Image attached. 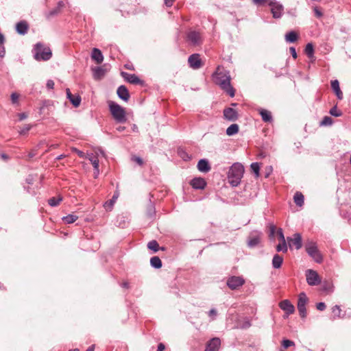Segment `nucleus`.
Returning a JSON list of instances; mask_svg holds the SVG:
<instances>
[{"mask_svg": "<svg viewBox=\"0 0 351 351\" xmlns=\"http://www.w3.org/2000/svg\"><path fill=\"white\" fill-rule=\"evenodd\" d=\"M244 167L239 162L234 163L230 168L228 173L229 183L232 186H237L243 176Z\"/></svg>", "mask_w": 351, "mask_h": 351, "instance_id": "f03ea898", "label": "nucleus"}, {"mask_svg": "<svg viewBox=\"0 0 351 351\" xmlns=\"http://www.w3.org/2000/svg\"><path fill=\"white\" fill-rule=\"evenodd\" d=\"M244 283L245 280L241 276H231L227 280V285L232 290L237 289Z\"/></svg>", "mask_w": 351, "mask_h": 351, "instance_id": "1a4fd4ad", "label": "nucleus"}, {"mask_svg": "<svg viewBox=\"0 0 351 351\" xmlns=\"http://www.w3.org/2000/svg\"><path fill=\"white\" fill-rule=\"evenodd\" d=\"M223 117L230 121H235L238 119L237 111L232 108H227L223 110Z\"/></svg>", "mask_w": 351, "mask_h": 351, "instance_id": "4468645a", "label": "nucleus"}, {"mask_svg": "<svg viewBox=\"0 0 351 351\" xmlns=\"http://www.w3.org/2000/svg\"><path fill=\"white\" fill-rule=\"evenodd\" d=\"M305 249L307 254L316 262L320 263L323 261V257L317 249L316 243L313 241H308L305 245Z\"/></svg>", "mask_w": 351, "mask_h": 351, "instance_id": "39448f33", "label": "nucleus"}, {"mask_svg": "<svg viewBox=\"0 0 351 351\" xmlns=\"http://www.w3.org/2000/svg\"><path fill=\"white\" fill-rule=\"evenodd\" d=\"M150 265L154 268L159 269L162 267V261L158 256H153L150 259Z\"/></svg>", "mask_w": 351, "mask_h": 351, "instance_id": "c756f323", "label": "nucleus"}, {"mask_svg": "<svg viewBox=\"0 0 351 351\" xmlns=\"http://www.w3.org/2000/svg\"><path fill=\"white\" fill-rule=\"evenodd\" d=\"M91 58L95 61L97 64H101L104 60V56L101 50L97 48H93L91 52Z\"/></svg>", "mask_w": 351, "mask_h": 351, "instance_id": "412c9836", "label": "nucleus"}, {"mask_svg": "<svg viewBox=\"0 0 351 351\" xmlns=\"http://www.w3.org/2000/svg\"><path fill=\"white\" fill-rule=\"evenodd\" d=\"M19 120L22 121V120L26 119L27 116L25 113L23 112V113L19 114Z\"/></svg>", "mask_w": 351, "mask_h": 351, "instance_id": "69168bd1", "label": "nucleus"}, {"mask_svg": "<svg viewBox=\"0 0 351 351\" xmlns=\"http://www.w3.org/2000/svg\"><path fill=\"white\" fill-rule=\"evenodd\" d=\"M287 43H294L298 38V35L294 31H290L285 34V36Z\"/></svg>", "mask_w": 351, "mask_h": 351, "instance_id": "bb28decb", "label": "nucleus"}, {"mask_svg": "<svg viewBox=\"0 0 351 351\" xmlns=\"http://www.w3.org/2000/svg\"><path fill=\"white\" fill-rule=\"evenodd\" d=\"M47 87L49 89H53V87H54V82L53 80H49L47 82Z\"/></svg>", "mask_w": 351, "mask_h": 351, "instance_id": "5fc2aeb1", "label": "nucleus"}, {"mask_svg": "<svg viewBox=\"0 0 351 351\" xmlns=\"http://www.w3.org/2000/svg\"><path fill=\"white\" fill-rule=\"evenodd\" d=\"M282 346L285 349H287L290 346H294V342L289 339H284L282 341Z\"/></svg>", "mask_w": 351, "mask_h": 351, "instance_id": "c03bdc74", "label": "nucleus"}, {"mask_svg": "<svg viewBox=\"0 0 351 351\" xmlns=\"http://www.w3.org/2000/svg\"><path fill=\"white\" fill-rule=\"evenodd\" d=\"M29 26L26 21H20L16 25V32L21 35H25L27 34Z\"/></svg>", "mask_w": 351, "mask_h": 351, "instance_id": "5701e85b", "label": "nucleus"}, {"mask_svg": "<svg viewBox=\"0 0 351 351\" xmlns=\"http://www.w3.org/2000/svg\"><path fill=\"white\" fill-rule=\"evenodd\" d=\"M332 312L333 313V319H335L336 318H341V310L340 308V306L339 305H335L332 308Z\"/></svg>", "mask_w": 351, "mask_h": 351, "instance_id": "f704fd0d", "label": "nucleus"}, {"mask_svg": "<svg viewBox=\"0 0 351 351\" xmlns=\"http://www.w3.org/2000/svg\"><path fill=\"white\" fill-rule=\"evenodd\" d=\"M279 306L283 311H285L287 317H288L289 315L293 314L295 311L294 306L288 300H284L282 302H280L279 304Z\"/></svg>", "mask_w": 351, "mask_h": 351, "instance_id": "f8f14e48", "label": "nucleus"}, {"mask_svg": "<svg viewBox=\"0 0 351 351\" xmlns=\"http://www.w3.org/2000/svg\"><path fill=\"white\" fill-rule=\"evenodd\" d=\"M289 50H290V52L291 53L292 57L294 59H296L297 58V53H296L295 47H291L289 48Z\"/></svg>", "mask_w": 351, "mask_h": 351, "instance_id": "864d4df0", "label": "nucleus"}, {"mask_svg": "<svg viewBox=\"0 0 351 351\" xmlns=\"http://www.w3.org/2000/svg\"><path fill=\"white\" fill-rule=\"evenodd\" d=\"M294 202L298 206H302L304 204V195L300 192H296L293 197Z\"/></svg>", "mask_w": 351, "mask_h": 351, "instance_id": "c85d7f7f", "label": "nucleus"}, {"mask_svg": "<svg viewBox=\"0 0 351 351\" xmlns=\"http://www.w3.org/2000/svg\"><path fill=\"white\" fill-rule=\"evenodd\" d=\"M37 148L34 149H32L29 154H28V158H32L33 157H34L36 154H37Z\"/></svg>", "mask_w": 351, "mask_h": 351, "instance_id": "6e6d98bb", "label": "nucleus"}, {"mask_svg": "<svg viewBox=\"0 0 351 351\" xmlns=\"http://www.w3.org/2000/svg\"><path fill=\"white\" fill-rule=\"evenodd\" d=\"M330 114L332 115V116H334V117H339L340 116H341L342 114V112L341 110H339L337 107L335 106H333L330 110Z\"/></svg>", "mask_w": 351, "mask_h": 351, "instance_id": "79ce46f5", "label": "nucleus"}, {"mask_svg": "<svg viewBox=\"0 0 351 351\" xmlns=\"http://www.w3.org/2000/svg\"><path fill=\"white\" fill-rule=\"evenodd\" d=\"M18 99H19V95L14 93L11 95V100L12 101V103H16L18 101Z\"/></svg>", "mask_w": 351, "mask_h": 351, "instance_id": "603ef678", "label": "nucleus"}, {"mask_svg": "<svg viewBox=\"0 0 351 351\" xmlns=\"http://www.w3.org/2000/svg\"><path fill=\"white\" fill-rule=\"evenodd\" d=\"M32 126L30 125H25L19 130V134L21 135L26 134L30 130Z\"/></svg>", "mask_w": 351, "mask_h": 351, "instance_id": "49530a36", "label": "nucleus"}, {"mask_svg": "<svg viewBox=\"0 0 351 351\" xmlns=\"http://www.w3.org/2000/svg\"><path fill=\"white\" fill-rule=\"evenodd\" d=\"M252 171L256 175V177L258 178L259 176V170H260V166L258 162H252L250 165Z\"/></svg>", "mask_w": 351, "mask_h": 351, "instance_id": "a19ab883", "label": "nucleus"}, {"mask_svg": "<svg viewBox=\"0 0 351 351\" xmlns=\"http://www.w3.org/2000/svg\"><path fill=\"white\" fill-rule=\"evenodd\" d=\"M188 62L191 68L198 69L202 66L200 56L198 53H193L189 57Z\"/></svg>", "mask_w": 351, "mask_h": 351, "instance_id": "9b49d317", "label": "nucleus"}, {"mask_svg": "<svg viewBox=\"0 0 351 351\" xmlns=\"http://www.w3.org/2000/svg\"><path fill=\"white\" fill-rule=\"evenodd\" d=\"M261 233L258 232H253L250 234L247 242L250 247H254L258 245L261 241Z\"/></svg>", "mask_w": 351, "mask_h": 351, "instance_id": "2eb2a0df", "label": "nucleus"}, {"mask_svg": "<svg viewBox=\"0 0 351 351\" xmlns=\"http://www.w3.org/2000/svg\"><path fill=\"white\" fill-rule=\"evenodd\" d=\"M108 107L110 112L116 122L119 123L126 122L127 117L124 108L112 101H108Z\"/></svg>", "mask_w": 351, "mask_h": 351, "instance_id": "7ed1b4c3", "label": "nucleus"}, {"mask_svg": "<svg viewBox=\"0 0 351 351\" xmlns=\"http://www.w3.org/2000/svg\"><path fill=\"white\" fill-rule=\"evenodd\" d=\"M308 300V298L305 293L302 292L299 294L297 307L299 314L302 318L306 317V305Z\"/></svg>", "mask_w": 351, "mask_h": 351, "instance_id": "0eeeda50", "label": "nucleus"}, {"mask_svg": "<svg viewBox=\"0 0 351 351\" xmlns=\"http://www.w3.org/2000/svg\"><path fill=\"white\" fill-rule=\"evenodd\" d=\"M313 10H314V12H315V16L317 17V18H320L322 16L323 14L322 12V11H320L319 10V8L317 7V6H315L313 8Z\"/></svg>", "mask_w": 351, "mask_h": 351, "instance_id": "8fccbe9b", "label": "nucleus"}, {"mask_svg": "<svg viewBox=\"0 0 351 351\" xmlns=\"http://www.w3.org/2000/svg\"><path fill=\"white\" fill-rule=\"evenodd\" d=\"M214 82L220 86L230 97H233L235 95V90L230 84V72L223 67L219 66L215 72L213 74Z\"/></svg>", "mask_w": 351, "mask_h": 351, "instance_id": "f257e3e1", "label": "nucleus"}, {"mask_svg": "<svg viewBox=\"0 0 351 351\" xmlns=\"http://www.w3.org/2000/svg\"><path fill=\"white\" fill-rule=\"evenodd\" d=\"M148 249L156 252L160 249L158 243L156 240H152L147 243Z\"/></svg>", "mask_w": 351, "mask_h": 351, "instance_id": "72a5a7b5", "label": "nucleus"}, {"mask_svg": "<svg viewBox=\"0 0 351 351\" xmlns=\"http://www.w3.org/2000/svg\"><path fill=\"white\" fill-rule=\"evenodd\" d=\"M64 1H59V2H58V6H57V8H55V9H53V10H52L51 11H50V12H49V15H50V16H53V15H55V14H57L59 12L60 10L62 7H64Z\"/></svg>", "mask_w": 351, "mask_h": 351, "instance_id": "ea45409f", "label": "nucleus"}, {"mask_svg": "<svg viewBox=\"0 0 351 351\" xmlns=\"http://www.w3.org/2000/svg\"><path fill=\"white\" fill-rule=\"evenodd\" d=\"M331 88L333 91L335 93L336 91H339V82L337 80H334L331 81Z\"/></svg>", "mask_w": 351, "mask_h": 351, "instance_id": "37998d69", "label": "nucleus"}, {"mask_svg": "<svg viewBox=\"0 0 351 351\" xmlns=\"http://www.w3.org/2000/svg\"><path fill=\"white\" fill-rule=\"evenodd\" d=\"M165 347V345L162 343H159L158 346L157 351H164Z\"/></svg>", "mask_w": 351, "mask_h": 351, "instance_id": "0e129e2a", "label": "nucleus"}, {"mask_svg": "<svg viewBox=\"0 0 351 351\" xmlns=\"http://www.w3.org/2000/svg\"><path fill=\"white\" fill-rule=\"evenodd\" d=\"M283 258L279 254H276L272 259V266L274 269H278L282 266Z\"/></svg>", "mask_w": 351, "mask_h": 351, "instance_id": "a878e982", "label": "nucleus"}, {"mask_svg": "<svg viewBox=\"0 0 351 351\" xmlns=\"http://www.w3.org/2000/svg\"><path fill=\"white\" fill-rule=\"evenodd\" d=\"M187 40L193 45H199L202 43V38L199 32L190 31L187 34Z\"/></svg>", "mask_w": 351, "mask_h": 351, "instance_id": "9d476101", "label": "nucleus"}, {"mask_svg": "<svg viewBox=\"0 0 351 351\" xmlns=\"http://www.w3.org/2000/svg\"><path fill=\"white\" fill-rule=\"evenodd\" d=\"M268 1L269 0H253V2L255 3V4H262L265 2H267L268 3Z\"/></svg>", "mask_w": 351, "mask_h": 351, "instance_id": "338daca9", "label": "nucleus"}, {"mask_svg": "<svg viewBox=\"0 0 351 351\" xmlns=\"http://www.w3.org/2000/svg\"><path fill=\"white\" fill-rule=\"evenodd\" d=\"M175 0H165V3L167 7H171Z\"/></svg>", "mask_w": 351, "mask_h": 351, "instance_id": "680f3d73", "label": "nucleus"}, {"mask_svg": "<svg viewBox=\"0 0 351 351\" xmlns=\"http://www.w3.org/2000/svg\"><path fill=\"white\" fill-rule=\"evenodd\" d=\"M118 197H119V193L115 192L114 194L113 195L112 199H110L108 201H106L104 203V207L105 208V209L106 210H111L112 209L114 203L116 202L117 199H118Z\"/></svg>", "mask_w": 351, "mask_h": 351, "instance_id": "b1692460", "label": "nucleus"}, {"mask_svg": "<svg viewBox=\"0 0 351 351\" xmlns=\"http://www.w3.org/2000/svg\"><path fill=\"white\" fill-rule=\"evenodd\" d=\"M220 344L219 338L214 337L207 343L205 351H219Z\"/></svg>", "mask_w": 351, "mask_h": 351, "instance_id": "dca6fc26", "label": "nucleus"}, {"mask_svg": "<svg viewBox=\"0 0 351 351\" xmlns=\"http://www.w3.org/2000/svg\"><path fill=\"white\" fill-rule=\"evenodd\" d=\"M94 71V76L96 78H100L101 77L104 76L105 74V70L100 66L95 67L93 69Z\"/></svg>", "mask_w": 351, "mask_h": 351, "instance_id": "c9c22d12", "label": "nucleus"}, {"mask_svg": "<svg viewBox=\"0 0 351 351\" xmlns=\"http://www.w3.org/2000/svg\"><path fill=\"white\" fill-rule=\"evenodd\" d=\"M251 326V324L249 321H246L245 322V323L243 324L242 328H248Z\"/></svg>", "mask_w": 351, "mask_h": 351, "instance_id": "774afa93", "label": "nucleus"}, {"mask_svg": "<svg viewBox=\"0 0 351 351\" xmlns=\"http://www.w3.org/2000/svg\"><path fill=\"white\" fill-rule=\"evenodd\" d=\"M268 5L271 7V12L274 19H280L284 14V7L276 0H269Z\"/></svg>", "mask_w": 351, "mask_h": 351, "instance_id": "423d86ee", "label": "nucleus"}, {"mask_svg": "<svg viewBox=\"0 0 351 351\" xmlns=\"http://www.w3.org/2000/svg\"><path fill=\"white\" fill-rule=\"evenodd\" d=\"M239 127L237 124L233 123L226 129V134L229 136H233L239 132Z\"/></svg>", "mask_w": 351, "mask_h": 351, "instance_id": "cd10ccee", "label": "nucleus"}, {"mask_svg": "<svg viewBox=\"0 0 351 351\" xmlns=\"http://www.w3.org/2000/svg\"><path fill=\"white\" fill-rule=\"evenodd\" d=\"M304 51L308 58L313 57L314 55V47L312 43H308Z\"/></svg>", "mask_w": 351, "mask_h": 351, "instance_id": "473e14b6", "label": "nucleus"}, {"mask_svg": "<svg viewBox=\"0 0 351 351\" xmlns=\"http://www.w3.org/2000/svg\"><path fill=\"white\" fill-rule=\"evenodd\" d=\"M259 114H261L262 119L265 122H271L273 119L271 114L269 111L261 108L258 110Z\"/></svg>", "mask_w": 351, "mask_h": 351, "instance_id": "393cba45", "label": "nucleus"}, {"mask_svg": "<svg viewBox=\"0 0 351 351\" xmlns=\"http://www.w3.org/2000/svg\"><path fill=\"white\" fill-rule=\"evenodd\" d=\"M73 151L77 153V154L80 157V158H84V153L82 152V151H80L76 148H73Z\"/></svg>", "mask_w": 351, "mask_h": 351, "instance_id": "13d9d810", "label": "nucleus"}, {"mask_svg": "<svg viewBox=\"0 0 351 351\" xmlns=\"http://www.w3.org/2000/svg\"><path fill=\"white\" fill-rule=\"evenodd\" d=\"M335 93L339 99H343V93H342L341 89L339 90V91H336Z\"/></svg>", "mask_w": 351, "mask_h": 351, "instance_id": "052dcab7", "label": "nucleus"}, {"mask_svg": "<svg viewBox=\"0 0 351 351\" xmlns=\"http://www.w3.org/2000/svg\"><path fill=\"white\" fill-rule=\"evenodd\" d=\"M288 250L287 243L286 242H281L276 245V251L277 252H282L284 253L287 252Z\"/></svg>", "mask_w": 351, "mask_h": 351, "instance_id": "58836bf2", "label": "nucleus"}, {"mask_svg": "<svg viewBox=\"0 0 351 351\" xmlns=\"http://www.w3.org/2000/svg\"><path fill=\"white\" fill-rule=\"evenodd\" d=\"M117 94L118 97L124 101H128L130 99L129 91L127 87L124 85H121L118 87Z\"/></svg>", "mask_w": 351, "mask_h": 351, "instance_id": "f3484780", "label": "nucleus"}, {"mask_svg": "<svg viewBox=\"0 0 351 351\" xmlns=\"http://www.w3.org/2000/svg\"><path fill=\"white\" fill-rule=\"evenodd\" d=\"M333 123L332 119L328 116H325L320 122V126H330Z\"/></svg>", "mask_w": 351, "mask_h": 351, "instance_id": "e433bc0d", "label": "nucleus"}, {"mask_svg": "<svg viewBox=\"0 0 351 351\" xmlns=\"http://www.w3.org/2000/svg\"><path fill=\"white\" fill-rule=\"evenodd\" d=\"M288 241H289L290 247L293 245L297 250H299L302 247V237L299 233L294 234L293 238H288Z\"/></svg>", "mask_w": 351, "mask_h": 351, "instance_id": "6ab92c4d", "label": "nucleus"}, {"mask_svg": "<svg viewBox=\"0 0 351 351\" xmlns=\"http://www.w3.org/2000/svg\"><path fill=\"white\" fill-rule=\"evenodd\" d=\"M66 97L69 99L71 103L75 107H78L80 106V102H81V97H80V96L78 95H72V93H71L69 88H66Z\"/></svg>", "mask_w": 351, "mask_h": 351, "instance_id": "aec40b11", "label": "nucleus"}, {"mask_svg": "<svg viewBox=\"0 0 351 351\" xmlns=\"http://www.w3.org/2000/svg\"><path fill=\"white\" fill-rule=\"evenodd\" d=\"M121 76L130 84L141 85H143L144 84L143 81L141 80L135 74L128 73L126 72H121Z\"/></svg>", "mask_w": 351, "mask_h": 351, "instance_id": "ddd939ff", "label": "nucleus"}, {"mask_svg": "<svg viewBox=\"0 0 351 351\" xmlns=\"http://www.w3.org/2000/svg\"><path fill=\"white\" fill-rule=\"evenodd\" d=\"M306 278L307 283L311 286H315L321 282V279L317 271L308 269L306 271Z\"/></svg>", "mask_w": 351, "mask_h": 351, "instance_id": "6e6552de", "label": "nucleus"}, {"mask_svg": "<svg viewBox=\"0 0 351 351\" xmlns=\"http://www.w3.org/2000/svg\"><path fill=\"white\" fill-rule=\"evenodd\" d=\"M62 198L61 197H52V198H50L49 200H48V203L51 206H57L60 203V202H62Z\"/></svg>", "mask_w": 351, "mask_h": 351, "instance_id": "4c0bfd02", "label": "nucleus"}, {"mask_svg": "<svg viewBox=\"0 0 351 351\" xmlns=\"http://www.w3.org/2000/svg\"><path fill=\"white\" fill-rule=\"evenodd\" d=\"M216 315H217V311H216L215 308H212V309H210V310L209 311V312H208V315H209L210 317H213V319H215V316H216Z\"/></svg>", "mask_w": 351, "mask_h": 351, "instance_id": "4d7b16f0", "label": "nucleus"}, {"mask_svg": "<svg viewBox=\"0 0 351 351\" xmlns=\"http://www.w3.org/2000/svg\"><path fill=\"white\" fill-rule=\"evenodd\" d=\"M197 169L201 172L207 173L210 170V166L206 159H201L197 163Z\"/></svg>", "mask_w": 351, "mask_h": 351, "instance_id": "4be33fe9", "label": "nucleus"}, {"mask_svg": "<svg viewBox=\"0 0 351 351\" xmlns=\"http://www.w3.org/2000/svg\"><path fill=\"white\" fill-rule=\"evenodd\" d=\"M276 234L281 242H286L282 229L279 228L276 232Z\"/></svg>", "mask_w": 351, "mask_h": 351, "instance_id": "a18cd8bd", "label": "nucleus"}, {"mask_svg": "<svg viewBox=\"0 0 351 351\" xmlns=\"http://www.w3.org/2000/svg\"><path fill=\"white\" fill-rule=\"evenodd\" d=\"M276 226L273 224H271L269 226V237H273L274 236V234L276 232Z\"/></svg>", "mask_w": 351, "mask_h": 351, "instance_id": "de8ad7c7", "label": "nucleus"}, {"mask_svg": "<svg viewBox=\"0 0 351 351\" xmlns=\"http://www.w3.org/2000/svg\"><path fill=\"white\" fill-rule=\"evenodd\" d=\"M5 48L3 45H0V57H3L5 56Z\"/></svg>", "mask_w": 351, "mask_h": 351, "instance_id": "bf43d9fd", "label": "nucleus"}, {"mask_svg": "<svg viewBox=\"0 0 351 351\" xmlns=\"http://www.w3.org/2000/svg\"><path fill=\"white\" fill-rule=\"evenodd\" d=\"M132 160L139 165H142L143 164L142 158L138 156L133 157Z\"/></svg>", "mask_w": 351, "mask_h": 351, "instance_id": "3c124183", "label": "nucleus"}, {"mask_svg": "<svg viewBox=\"0 0 351 351\" xmlns=\"http://www.w3.org/2000/svg\"><path fill=\"white\" fill-rule=\"evenodd\" d=\"M93 169H94L95 178H97L99 174V166H97V167H93Z\"/></svg>", "mask_w": 351, "mask_h": 351, "instance_id": "e2e57ef3", "label": "nucleus"}, {"mask_svg": "<svg viewBox=\"0 0 351 351\" xmlns=\"http://www.w3.org/2000/svg\"><path fill=\"white\" fill-rule=\"evenodd\" d=\"M190 184L195 189H204L206 186V182L202 178H195L191 180Z\"/></svg>", "mask_w": 351, "mask_h": 351, "instance_id": "a211bd4d", "label": "nucleus"}, {"mask_svg": "<svg viewBox=\"0 0 351 351\" xmlns=\"http://www.w3.org/2000/svg\"><path fill=\"white\" fill-rule=\"evenodd\" d=\"M34 58L38 61L49 60L52 56V52L49 47L41 43H37L33 50Z\"/></svg>", "mask_w": 351, "mask_h": 351, "instance_id": "20e7f679", "label": "nucleus"}, {"mask_svg": "<svg viewBox=\"0 0 351 351\" xmlns=\"http://www.w3.org/2000/svg\"><path fill=\"white\" fill-rule=\"evenodd\" d=\"M78 219V217L73 214H69L62 217V221L67 224L75 222Z\"/></svg>", "mask_w": 351, "mask_h": 351, "instance_id": "2f4dec72", "label": "nucleus"}, {"mask_svg": "<svg viewBox=\"0 0 351 351\" xmlns=\"http://www.w3.org/2000/svg\"><path fill=\"white\" fill-rule=\"evenodd\" d=\"M86 158H88L90 161L93 167H97V166H99V162L97 156L95 155L93 153L88 154Z\"/></svg>", "mask_w": 351, "mask_h": 351, "instance_id": "7c9ffc66", "label": "nucleus"}, {"mask_svg": "<svg viewBox=\"0 0 351 351\" xmlns=\"http://www.w3.org/2000/svg\"><path fill=\"white\" fill-rule=\"evenodd\" d=\"M316 307L317 310L322 311L325 310L326 306L324 302H319L317 304Z\"/></svg>", "mask_w": 351, "mask_h": 351, "instance_id": "09e8293b", "label": "nucleus"}]
</instances>
